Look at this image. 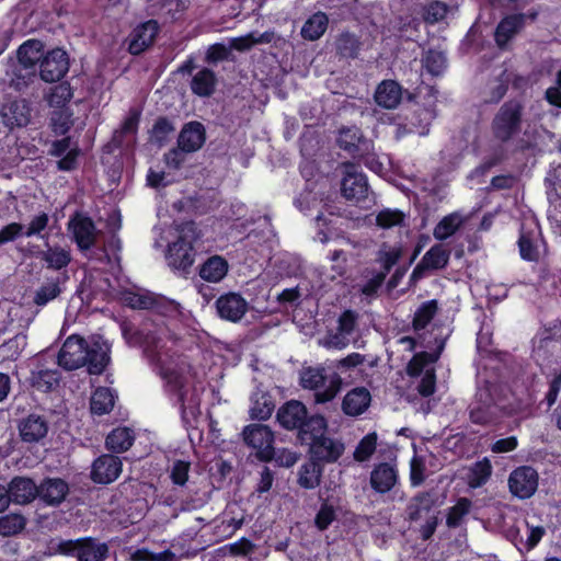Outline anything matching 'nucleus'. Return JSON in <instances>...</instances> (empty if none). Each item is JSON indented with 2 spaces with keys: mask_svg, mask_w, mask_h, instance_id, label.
Instances as JSON below:
<instances>
[{
  "mask_svg": "<svg viewBox=\"0 0 561 561\" xmlns=\"http://www.w3.org/2000/svg\"><path fill=\"white\" fill-rule=\"evenodd\" d=\"M134 438L131 430L128 427H117L107 435L106 446L113 451L122 453L133 445Z\"/></svg>",
  "mask_w": 561,
  "mask_h": 561,
  "instance_id": "obj_36",
  "label": "nucleus"
},
{
  "mask_svg": "<svg viewBox=\"0 0 561 561\" xmlns=\"http://www.w3.org/2000/svg\"><path fill=\"white\" fill-rule=\"evenodd\" d=\"M173 130L174 127L168 119L160 118L153 125L151 138L154 141L162 144L173 133Z\"/></svg>",
  "mask_w": 561,
  "mask_h": 561,
  "instance_id": "obj_61",
  "label": "nucleus"
},
{
  "mask_svg": "<svg viewBox=\"0 0 561 561\" xmlns=\"http://www.w3.org/2000/svg\"><path fill=\"white\" fill-rule=\"evenodd\" d=\"M401 256V248L399 247H382L378 253V261L382 266L385 275L391 270V267L398 262Z\"/></svg>",
  "mask_w": 561,
  "mask_h": 561,
  "instance_id": "obj_53",
  "label": "nucleus"
},
{
  "mask_svg": "<svg viewBox=\"0 0 561 561\" xmlns=\"http://www.w3.org/2000/svg\"><path fill=\"white\" fill-rule=\"evenodd\" d=\"M520 105L516 102L504 104L493 121L496 138L507 140L519 130Z\"/></svg>",
  "mask_w": 561,
  "mask_h": 561,
  "instance_id": "obj_12",
  "label": "nucleus"
},
{
  "mask_svg": "<svg viewBox=\"0 0 561 561\" xmlns=\"http://www.w3.org/2000/svg\"><path fill=\"white\" fill-rule=\"evenodd\" d=\"M449 259V251L443 245L432 247L422 257L412 273L413 278L423 276L425 270H438L446 266Z\"/></svg>",
  "mask_w": 561,
  "mask_h": 561,
  "instance_id": "obj_21",
  "label": "nucleus"
},
{
  "mask_svg": "<svg viewBox=\"0 0 561 561\" xmlns=\"http://www.w3.org/2000/svg\"><path fill=\"white\" fill-rule=\"evenodd\" d=\"M121 472V459L113 455H103L93 462L91 479L96 483L107 484L115 481Z\"/></svg>",
  "mask_w": 561,
  "mask_h": 561,
  "instance_id": "obj_14",
  "label": "nucleus"
},
{
  "mask_svg": "<svg viewBox=\"0 0 561 561\" xmlns=\"http://www.w3.org/2000/svg\"><path fill=\"white\" fill-rule=\"evenodd\" d=\"M123 301L133 309H149L152 316L164 317L170 321H178L183 316L179 302L144 290L126 291Z\"/></svg>",
  "mask_w": 561,
  "mask_h": 561,
  "instance_id": "obj_5",
  "label": "nucleus"
},
{
  "mask_svg": "<svg viewBox=\"0 0 561 561\" xmlns=\"http://www.w3.org/2000/svg\"><path fill=\"white\" fill-rule=\"evenodd\" d=\"M204 142L205 129L203 125L197 122L186 124L179 136V147L185 152L198 150Z\"/></svg>",
  "mask_w": 561,
  "mask_h": 561,
  "instance_id": "obj_23",
  "label": "nucleus"
},
{
  "mask_svg": "<svg viewBox=\"0 0 561 561\" xmlns=\"http://www.w3.org/2000/svg\"><path fill=\"white\" fill-rule=\"evenodd\" d=\"M115 396L108 388H98L91 397V412L94 414H106L114 407Z\"/></svg>",
  "mask_w": 561,
  "mask_h": 561,
  "instance_id": "obj_38",
  "label": "nucleus"
},
{
  "mask_svg": "<svg viewBox=\"0 0 561 561\" xmlns=\"http://www.w3.org/2000/svg\"><path fill=\"white\" fill-rule=\"evenodd\" d=\"M25 527V518L19 514H9L0 517V535L13 536Z\"/></svg>",
  "mask_w": 561,
  "mask_h": 561,
  "instance_id": "obj_47",
  "label": "nucleus"
},
{
  "mask_svg": "<svg viewBox=\"0 0 561 561\" xmlns=\"http://www.w3.org/2000/svg\"><path fill=\"white\" fill-rule=\"evenodd\" d=\"M329 19L323 12L312 14L301 27V36L308 41L319 39L325 32Z\"/></svg>",
  "mask_w": 561,
  "mask_h": 561,
  "instance_id": "obj_35",
  "label": "nucleus"
},
{
  "mask_svg": "<svg viewBox=\"0 0 561 561\" xmlns=\"http://www.w3.org/2000/svg\"><path fill=\"white\" fill-rule=\"evenodd\" d=\"M335 516L334 507L328 503H323L316 515L314 524L319 530H324L335 519Z\"/></svg>",
  "mask_w": 561,
  "mask_h": 561,
  "instance_id": "obj_58",
  "label": "nucleus"
},
{
  "mask_svg": "<svg viewBox=\"0 0 561 561\" xmlns=\"http://www.w3.org/2000/svg\"><path fill=\"white\" fill-rule=\"evenodd\" d=\"M47 424L36 415H30L20 425V434L24 442L33 443L44 438L47 434Z\"/></svg>",
  "mask_w": 561,
  "mask_h": 561,
  "instance_id": "obj_30",
  "label": "nucleus"
},
{
  "mask_svg": "<svg viewBox=\"0 0 561 561\" xmlns=\"http://www.w3.org/2000/svg\"><path fill=\"white\" fill-rule=\"evenodd\" d=\"M68 493V485L61 479H47L38 486L37 495L47 504L60 503Z\"/></svg>",
  "mask_w": 561,
  "mask_h": 561,
  "instance_id": "obj_28",
  "label": "nucleus"
},
{
  "mask_svg": "<svg viewBox=\"0 0 561 561\" xmlns=\"http://www.w3.org/2000/svg\"><path fill=\"white\" fill-rule=\"evenodd\" d=\"M371 401L370 392L363 387L348 391L343 400V411L347 415L357 416L364 413Z\"/></svg>",
  "mask_w": 561,
  "mask_h": 561,
  "instance_id": "obj_24",
  "label": "nucleus"
},
{
  "mask_svg": "<svg viewBox=\"0 0 561 561\" xmlns=\"http://www.w3.org/2000/svg\"><path fill=\"white\" fill-rule=\"evenodd\" d=\"M342 194L352 202L359 203L369 195V186L365 174L354 164H345L342 179Z\"/></svg>",
  "mask_w": 561,
  "mask_h": 561,
  "instance_id": "obj_10",
  "label": "nucleus"
},
{
  "mask_svg": "<svg viewBox=\"0 0 561 561\" xmlns=\"http://www.w3.org/2000/svg\"><path fill=\"white\" fill-rule=\"evenodd\" d=\"M321 468L314 461L300 468L298 482L305 489H314L320 483Z\"/></svg>",
  "mask_w": 561,
  "mask_h": 561,
  "instance_id": "obj_45",
  "label": "nucleus"
},
{
  "mask_svg": "<svg viewBox=\"0 0 561 561\" xmlns=\"http://www.w3.org/2000/svg\"><path fill=\"white\" fill-rule=\"evenodd\" d=\"M327 432V421L321 415H312L310 417H306L301 428H300V438L304 443L310 444L318 438H322Z\"/></svg>",
  "mask_w": 561,
  "mask_h": 561,
  "instance_id": "obj_32",
  "label": "nucleus"
},
{
  "mask_svg": "<svg viewBox=\"0 0 561 561\" xmlns=\"http://www.w3.org/2000/svg\"><path fill=\"white\" fill-rule=\"evenodd\" d=\"M534 229L529 233L522 232L518 245L520 255L527 261H537L539 257V231L536 222H530Z\"/></svg>",
  "mask_w": 561,
  "mask_h": 561,
  "instance_id": "obj_33",
  "label": "nucleus"
},
{
  "mask_svg": "<svg viewBox=\"0 0 561 561\" xmlns=\"http://www.w3.org/2000/svg\"><path fill=\"white\" fill-rule=\"evenodd\" d=\"M8 489L12 502L16 504L30 503L38 493V486L31 479L26 478H14Z\"/></svg>",
  "mask_w": 561,
  "mask_h": 561,
  "instance_id": "obj_25",
  "label": "nucleus"
},
{
  "mask_svg": "<svg viewBox=\"0 0 561 561\" xmlns=\"http://www.w3.org/2000/svg\"><path fill=\"white\" fill-rule=\"evenodd\" d=\"M31 105L26 100H16L10 104L5 116L12 125L25 126L31 119Z\"/></svg>",
  "mask_w": 561,
  "mask_h": 561,
  "instance_id": "obj_39",
  "label": "nucleus"
},
{
  "mask_svg": "<svg viewBox=\"0 0 561 561\" xmlns=\"http://www.w3.org/2000/svg\"><path fill=\"white\" fill-rule=\"evenodd\" d=\"M60 290L57 284L49 283L42 286L35 295L34 301L38 306H44L48 301L55 299L59 295Z\"/></svg>",
  "mask_w": 561,
  "mask_h": 561,
  "instance_id": "obj_60",
  "label": "nucleus"
},
{
  "mask_svg": "<svg viewBox=\"0 0 561 561\" xmlns=\"http://www.w3.org/2000/svg\"><path fill=\"white\" fill-rule=\"evenodd\" d=\"M436 311L437 304L435 300L424 302L415 312L413 320L414 328L417 330L424 329L430 323Z\"/></svg>",
  "mask_w": 561,
  "mask_h": 561,
  "instance_id": "obj_52",
  "label": "nucleus"
},
{
  "mask_svg": "<svg viewBox=\"0 0 561 561\" xmlns=\"http://www.w3.org/2000/svg\"><path fill=\"white\" fill-rule=\"evenodd\" d=\"M58 383V376L56 371L45 370L39 371L34 379V385L42 390H49Z\"/></svg>",
  "mask_w": 561,
  "mask_h": 561,
  "instance_id": "obj_64",
  "label": "nucleus"
},
{
  "mask_svg": "<svg viewBox=\"0 0 561 561\" xmlns=\"http://www.w3.org/2000/svg\"><path fill=\"white\" fill-rule=\"evenodd\" d=\"M425 479V461L423 457L414 455L410 461V480L412 485H420Z\"/></svg>",
  "mask_w": 561,
  "mask_h": 561,
  "instance_id": "obj_57",
  "label": "nucleus"
},
{
  "mask_svg": "<svg viewBox=\"0 0 561 561\" xmlns=\"http://www.w3.org/2000/svg\"><path fill=\"white\" fill-rule=\"evenodd\" d=\"M307 417V409L299 401H289L277 412V420L285 428H301Z\"/></svg>",
  "mask_w": 561,
  "mask_h": 561,
  "instance_id": "obj_20",
  "label": "nucleus"
},
{
  "mask_svg": "<svg viewBox=\"0 0 561 561\" xmlns=\"http://www.w3.org/2000/svg\"><path fill=\"white\" fill-rule=\"evenodd\" d=\"M492 473V465L488 458L476 462L468 476V483L471 488H480L486 483Z\"/></svg>",
  "mask_w": 561,
  "mask_h": 561,
  "instance_id": "obj_42",
  "label": "nucleus"
},
{
  "mask_svg": "<svg viewBox=\"0 0 561 561\" xmlns=\"http://www.w3.org/2000/svg\"><path fill=\"white\" fill-rule=\"evenodd\" d=\"M250 416L253 420H266L271 416L274 404L265 393H255L251 399Z\"/></svg>",
  "mask_w": 561,
  "mask_h": 561,
  "instance_id": "obj_41",
  "label": "nucleus"
},
{
  "mask_svg": "<svg viewBox=\"0 0 561 561\" xmlns=\"http://www.w3.org/2000/svg\"><path fill=\"white\" fill-rule=\"evenodd\" d=\"M524 15L513 14L503 19L495 31V41L499 46H504L515 33L523 26Z\"/></svg>",
  "mask_w": 561,
  "mask_h": 561,
  "instance_id": "obj_34",
  "label": "nucleus"
},
{
  "mask_svg": "<svg viewBox=\"0 0 561 561\" xmlns=\"http://www.w3.org/2000/svg\"><path fill=\"white\" fill-rule=\"evenodd\" d=\"M57 551L61 554L76 556L78 561H104L108 548L105 543L88 538L61 541Z\"/></svg>",
  "mask_w": 561,
  "mask_h": 561,
  "instance_id": "obj_8",
  "label": "nucleus"
},
{
  "mask_svg": "<svg viewBox=\"0 0 561 561\" xmlns=\"http://www.w3.org/2000/svg\"><path fill=\"white\" fill-rule=\"evenodd\" d=\"M228 273V262L219 256H210L199 268V276L209 283H219Z\"/></svg>",
  "mask_w": 561,
  "mask_h": 561,
  "instance_id": "obj_29",
  "label": "nucleus"
},
{
  "mask_svg": "<svg viewBox=\"0 0 561 561\" xmlns=\"http://www.w3.org/2000/svg\"><path fill=\"white\" fill-rule=\"evenodd\" d=\"M399 481V473L396 465L381 462L374 467L370 472V485L378 493L391 491Z\"/></svg>",
  "mask_w": 561,
  "mask_h": 561,
  "instance_id": "obj_18",
  "label": "nucleus"
},
{
  "mask_svg": "<svg viewBox=\"0 0 561 561\" xmlns=\"http://www.w3.org/2000/svg\"><path fill=\"white\" fill-rule=\"evenodd\" d=\"M190 462L178 460L171 469V479L174 484L184 485L188 478Z\"/></svg>",
  "mask_w": 561,
  "mask_h": 561,
  "instance_id": "obj_62",
  "label": "nucleus"
},
{
  "mask_svg": "<svg viewBox=\"0 0 561 561\" xmlns=\"http://www.w3.org/2000/svg\"><path fill=\"white\" fill-rule=\"evenodd\" d=\"M439 354H430L426 352L417 353L413 356L407 367L410 377L421 378L416 386L419 393L423 397L432 396L436 388L435 363Z\"/></svg>",
  "mask_w": 561,
  "mask_h": 561,
  "instance_id": "obj_6",
  "label": "nucleus"
},
{
  "mask_svg": "<svg viewBox=\"0 0 561 561\" xmlns=\"http://www.w3.org/2000/svg\"><path fill=\"white\" fill-rule=\"evenodd\" d=\"M313 459L323 462H335L344 453L345 446L339 440L324 436L309 444Z\"/></svg>",
  "mask_w": 561,
  "mask_h": 561,
  "instance_id": "obj_16",
  "label": "nucleus"
},
{
  "mask_svg": "<svg viewBox=\"0 0 561 561\" xmlns=\"http://www.w3.org/2000/svg\"><path fill=\"white\" fill-rule=\"evenodd\" d=\"M72 98V91L68 83H60L54 87L47 98L51 107L62 108Z\"/></svg>",
  "mask_w": 561,
  "mask_h": 561,
  "instance_id": "obj_48",
  "label": "nucleus"
},
{
  "mask_svg": "<svg viewBox=\"0 0 561 561\" xmlns=\"http://www.w3.org/2000/svg\"><path fill=\"white\" fill-rule=\"evenodd\" d=\"M339 146L354 157L364 158L369 153L371 142L364 139L357 127H347L340 130Z\"/></svg>",
  "mask_w": 561,
  "mask_h": 561,
  "instance_id": "obj_17",
  "label": "nucleus"
},
{
  "mask_svg": "<svg viewBox=\"0 0 561 561\" xmlns=\"http://www.w3.org/2000/svg\"><path fill=\"white\" fill-rule=\"evenodd\" d=\"M129 559L130 561H175L176 557L170 550L152 553L148 549L142 548L130 552Z\"/></svg>",
  "mask_w": 561,
  "mask_h": 561,
  "instance_id": "obj_50",
  "label": "nucleus"
},
{
  "mask_svg": "<svg viewBox=\"0 0 561 561\" xmlns=\"http://www.w3.org/2000/svg\"><path fill=\"white\" fill-rule=\"evenodd\" d=\"M512 413L505 403L504 388L485 382L479 385L476 398L470 405V420L476 424L493 425Z\"/></svg>",
  "mask_w": 561,
  "mask_h": 561,
  "instance_id": "obj_3",
  "label": "nucleus"
},
{
  "mask_svg": "<svg viewBox=\"0 0 561 561\" xmlns=\"http://www.w3.org/2000/svg\"><path fill=\"white\" fill-rule=\"evenodd\" d=\"M139 340L153 369L163 379L165 391L181 403L183 420L191 423L199 412L195 385L202 383L211 368L208 371L193 369L184 357L178 355L175 335L164 322L148 319L139 331Z\"/></svg>",
  "mask_w": 561,
  "mask_h": 561,
  "instance_id": "obj_1",
  "label": "nucleus"
},
{
  "mask_svg": "<svg viewBox=\"0 0 561 561\" xmlns=\"http://www.w3.org/2000/svg\"><path fill=\"white\" fill-rule=\"evenodd\" d=\"M243 439L253 449L261 460H270L274 456L272 431L262 424H251L243 430Z\"/></svg>",
  "mask_w": 561,
  "mask_h": 561,
  "instance_id": "obj_11",
  "label": "nucleus"
},
{
  "mask_svg": "<svg viewBox=\"0 0 561 561\" xmlns=\"http://www.w3.org/2000/svg\"><path fill=\"white\" fill-rule=\"evenodd\" d=\"M404 220V214L397 209L386 208L376 216V222L380 228L389 229L400 226Z\"/></svg>",
  "mask_w": 561,
  "mask_h": 561,
  "instance_id": "obj_51",
  "label": "nucleus"
},
{
  "mask_svg": "<svg viewBox=\"0 0 561 561\" xmlns=\"http://www.w3.org/2000/svg\"><path fill=\"white\" fill-rule=\"evenodd\" d=\"M43 259L47 266L54 270H60L70 262V253L68 250L59 247L48 248L43 253Z\"/></svg>",
  "mask_w": 561,
  "mask_h": 561,
  "instance_id": "obj_46",
  "label": "nucleus"
},
{
  "mask_svg": "<svg viewBox=\"0 0 561 561\" xmlns=\"http://www.w3.org/2000/svg\"><path fill=\"white\" fill-rule=\"evenodd\" d=\"M538 472L530 466L514 469L507 480L510 492L522 500L531 497L538 488Z\"/></svg>",
  "mask_w": 561,
  "mask_h": 561,
  "instance_id": "obj_9",
  "label": "nucleus"
},
{
  "mask_svg": "<svg viewBox=\"0 0 561 561\" xmlns=\"http://www.w3.org/2000/svg\"><path fill=\"white\" fill-rule=\"evenodd\" d=\"M424 66L434 76L442 73L446 67V57L439 51H428L424 58Z\"/></svg>",
  "mask_w": 561,
  "mask_h": 561,
  "instance_id": "obj_55",
  "label": "nucleus"
},
{
  "mask_svg": "<svg viewBox=\"0 0 561 561\" xmlns=\"http://www.w3.org/2000/svg\"><path fill=\"white\" fill-rule=\"evenodd\" d=\"M69 68L68 57L60 48L48 51L41 62V78L46 82L61 79Z\"/></svg>",
  "mask_w": 561,
  "mask_h": 561,
  "instance_id": "obj_13",
  "label": "nucleus"
},
{
  "mask_svg": "<svg viewBox=\"0 0 561 561\" xmlns=\"http://www.w3.org/2000/svg\"><path fill=\"white\" fill-rule=\"evenodd\" d=\"M300 383L306 389L316 391V401L324 403L331 401L340 390V381L336 376L327 377L324 369L308 367L300 373Z\"/></svg>",
  "mask_w": 561,
  "mask_h": 561,
  "instance_id": "obj_7",
  "label": "nucleus"
},
{
  "mask_svg": "<svg viewBox=\"0 0 561 561\" xmlns=\"http://www.w3.org/2000/svg\"><path fill=\"white\" fill-rule=\"evenodd\" d=\"M49 221V217L46 213H39L32 217L30 222L24 227L23 226V233L24 237L31 238V237H38L44 238L42 232L47 228Z\"/></svg>",
  "mask_w": 561,
  "mask_h": 561,
  "instance_id": "obj_49",
  "label": "nucleus"
},
{
  "mask_svg": "<svg viewBox=\"0 0 561 561\" xmlns=\"http://www.w3.org/2000/svg\"><path fill=\"white\" fill-rule=\"evenodd\" d=\"M43 50L44 45L41 41L28 39L24 42L16 51L19 64L26 70H33L36 64L45 57Z\"/></svg>",
  "mask_w": 561,
  "mask_h": 561,
  "instance_id": "obj_26",
  "label": "nucleus"
},
{
  "mask_svg": "<svg viewBox=\"0 0 561 561\" xmlns=\"http://www.w3.org/2000/svg\"><path fill=\"white\" fill-rule=\"evenodd\" d=\"M108 353L110 345L101 337L87 343L78 335H70L58 354V364L68 370L87 365L90 374L99 375L110 362Z\"/></svg>",
  "mask_w": 561,
  "mask_h": 561,
  "instance_id": "obj_2",
  "label": "nucleus"
},
{
  "mask_svg": "<svg viewBox=\"0 0 561 561\" xmlns=\"http://www.w3.org/2000/svg\"><path fill=\"white\" fill-rule=\"evenodd\" d=\"M158 30L159 27L156 21H148L135 28L129 43V51L133 55L142 53L153 43Z\"/></svg>",
  "mask_w": 561,
  "mask_h": 561,
  "instance_id": "obj_22",
  "label": "nucleus"
},
{
  "mask_svg": "<svg viewBox=\"0 0 561 561\" xmlns=\"http://www.w3.org/2000/svg\"><path fill=\"white\" fill-rule=\"evenodd\" d=\"M69 230L81 250H88L94 244L96 232L90 218L80 214L76 215L69 221Z\"/></svg>",
  "mask_w": 561,
  "mask_h": 561,
  "instance_id": "obj_19",
  "label": "nucleus"
},
{
  "mask_svg": "<svg viewBox=\"0 0 561 561\" xmlns=\"http://www.w3.org/2000/svg\"><path fill=\"white\" fill-rule=\"evenodd\" d=\"M168 237H176L169 244L167 260L175 270H186L194 263L193 243L198 238L197 229L193 222H185L167 230Z\"/></svg>",
  "mask_w": 561,
  "mask_h": 561,
  "instance_id": "obj_4",
  "label": "nucleus"
},
{
  "mask_svg": "<svg viewBox=\"0 0 561 561\" xmlns=\"http://www.w3.org/2000/svg\"><path fill=\"white\" fill-rule=\"evenodd\" d=\"M377 434L369 433L357 444L353 457L357 462H364L371 458L377 448Z\"/></svg>",
  "mask_w": 561,
  "mask_h": 561,
  "instance_id": "obj_44",
  "label": "nucleus"
},
{
  "mask_svg": "<svg viewBox=\"0 0 561 561\" xmlns=\"http://www.w3.org/2000/svg\"><path fill=\"white\" fill-rule=\"evenodd\" d=\"M216 308L220 318L238 322L247 313L248 302L241 295L229 293L216 300Z\"/></svg>",
  "mask_w": 561,
  "mask_h": 561,
  "instance_id": "obj_15",
  "label": "nucleus"
},
{
  "mask_svg": "<svg viewBox=\"0 0 561 561\" xmlns=\"http://www.w3.org/2000/svg\"><path fill=\"white\" fill-rule=\"evenodd\" d=\"M401 87L392 80L382 81L376 89L375 100L385 108H394L401 101Z\"/></svg>",
  "mask_w": 561,
  "mask_h": 561,
  "instance_id": "obj_27",
  "label": "nucleus"
},
{
  "mask_svg": "<svg viewBox=\"0 0 561 561\" xmlns=\"http://www.w3.org/2000/svg\"><path fill=\"white\" fill-rule=\"evenodd\" d=\"M448 8L446 4L435 1L425 8L424 19L428 23H436L442 21L447 14Z\"/></svg>",
  "mask_w": 561,
  "mask_h": 561,
  "instance_id": "obj_59",
  "label": "nucleus"
},
{
  "mask_svg": "<svg viewBox=\"0 0 561 561\" xmlns=\"http://www.w3.org/2000/svg\"><path fill=\"white\" fill-rule=\"evenodd\" d=\"M463 222V218L458 213L445 216L435 227L434 237L437 240H445L451 237Z\"/></svg>",
  "mask_w": 561,
  "mask_h": 561,
  "instance_id": "obj_40",
  "label": "nucleus"
},
{
  "mask_svg": "<svg viewBox=\"0 0 561 561\" xmlns=\"http://www.w3.org/2000/svg\"><path fill=\"white\" fill-rule=\"evenodd\" d=\"M24 236L23 225L11 222L0 230V247L4 243L15 240L18 237Z\"/></svg>",
  "mask_w": 561,
  "mask_h": 561,
  "instance_id": "obj_63",
  "label": "nucleus"
},
{
  "mask_svg": "<svg viewBox=\"0 0 561 561\" xmlns=\"http://www.w3.org/2000/svg\"><path fill=\"white\" fill-rule=\"evenodd\" d=\"M26 346V335L16 334L14 337L0 345V360H14Z\"/></svg>",
  "mask_w": 561,
  "mask_h": 561,
  "instance_id": "obj_43",
  "label": "nucleus"
},
{
  "mask_svg": "<svg viewBox=\"0 0 561 561\" xmlns=\"http://www.w3.org/2000/svg\"><path fill=\"white\" fill-rule=\"evenodd\" d=\"M519 538L514 539V545L518 550H530L533 549L545 535V528L541 526H531L528 522L524 523L523 528L517 529Z\"/></svg>",
  "mask_w": 561,
  "mask_h": 561,
  "instance_id": "obj_31",
  "label": "nucleus"
},
{
  "mask_svg": "<svg viewBox=\"0 0 561 561\" xmlns=\"http://www.w3.org/2000/svg\"><path fill=\"white\" fill-rule=\"evenodd\" d=\"M216 85L215 73L209 69H202L197 71L191 83L192 91L199 96L210 95Z\"/></svg>",
  "mask_w": 561,
  "mask_h": 561,
  "instance_id": "obj_37",
  "label": "nucleus"
},
{
  "mask_svg": "<svg viewBox=\"0 0 561 561\" xmlns=\"http://www.w3.org/2000/svg\"><path fill=\"white\" fill-rule=\"evenodd\" d=\"M471 502L468 499H460L450 510L447 516V524L450 527H456L461 522L462 517L470 511Z\"/></svg>",
  "mask_w": 561,
  "mask_h": 561,
  "instance_id": "obj_54",
  "label": "nucleus"
},
{
  "mask_svg": "<svg viewBox=\"0 0 561 561\" xmlns=\"http://www.w3.org/2000/svg\"><path fill=\"white\" fill-rule=\"evenodd\" d=\"M351 336L337 329L336 332L328 334L320 341L327 348L342 350L350 343Z\"/></svg>",
  "mask_w": 561,
  "mask_h": 561,
  "instance_id": "obj_56",
  "label": "nucleus"
}]
</instances>
